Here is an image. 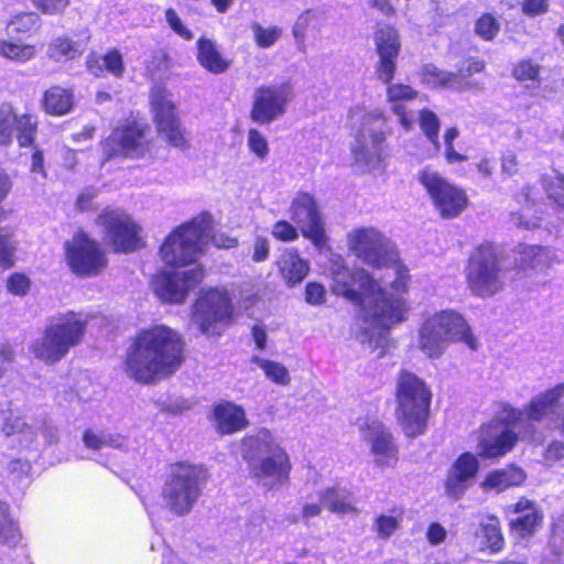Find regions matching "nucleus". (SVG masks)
I'll use <instances>...</instances> for the list:
<instances>
[{
    "label": "nucleus",
    "instance_id": "nucleus-51",
    "mask_svg": "<svg viewBox=\"0 0 564 564\" xmlns=\"http://www.w3.org/2000/svg\"><path fill=\"white\" fill-rule=\"evenodd\" d=\"M30 279L22 273H13L7 281L8 291L18 296H23L30 290Z\"/></svg>",
    "mask_w": 564,
    "mask_h": 564
},
{
    "label": "nucleus",
    "instance_id": "nucleus-61",
    "mask_svg": "<svg viewBox=\"0 0 564 564\" xmlns=\"http://www.w3.org/2000/svg\"><path fill=\"white\" fill-rule=\"evenodd\" d=\"M165 19L171 29L180 34V35H191L189 33L185 32V29L182 24V21L177 13L173 9H167L165 12Z\"/></svg>",
    "mask_w": 564,
    "mask_h": 564
},
{
    "label": "nucleus",
    "instance_id": "nucleus-20",
    "mask_svg": "<svg viewBox=\"0 0 564 564\" xmlns=\"http://www.w3.org/2000/svg\"><path fill=\"white\" fill-rule=\"evenodd\" d=\"M150 98L159 132L171 145L185 148L188 141L181 127L172 95L164 87L155 86Z\"/></svg>",
    "mask_w": 564,
    "mask_h": 564
},
{
    "label": "nucleus",
    "instance_id": "nucleus-64",
    "mask_svg": "<svg viewBox=\"0 0 564 564\" xmlns=\"http://www.w3.org/2000/svg\"><path fill=\"white\" fill-rule=\"evenodd\" d=\"M546 459L560 460L564 458V444L562 442H553L546 449Z\"/></svg>",
    "mask_w": 564,
    "mask_h": 564
},
{
    "label": "nucleus",
    "instance_id": "nucleus-19",
    "mask_svg": "<svg viewBox=\"0 0 564 564\" xmlns=\"http://www.w3.org/2000/svg\"><path fill=\"white\" fill-rule=\"evenodd\" d=\"M293 88L289 83L261 86L253 93L250 119L261 126L280 119L293 99Z\"/></svg>",
    "mask_w": 564,
    "mask_h": 564
},
{
    "label": "nucleus",
    "instance_id": "nucleus-45",
    "mask_svg": "<svg viewBox=\"0 0 564 564\" xmlns=\"http://www.w3.org/2000/svg\"><path fill=\"white\" fill-rule=\"evenodd\" d=\"M420 128L425 137L432 142V144L438 150V131H440V119L438 117L429 109H423L419 117Z\"/></svg>",
    "mask_w": 564,
    "mask_h": 564
},
{
    "label": "nucleus",
    "instance_id": "nucleus-27",
    "mask_svg": "<svg viewBox=\"0 0 564 564\" xmlns=\"http://www.w3.org/2000/svg\"><path fill=\"white\" fill-rule=\"evenodd\" d=\"M479 460L470 452L460 454L447 470L444 489L446 495L454 499H460L474 485L479 470Z\"/></svg>",
    "mask_w": 564,
    "mask_h": 564
},
{
    "label": "nucleus",
    "instance_id": "nucleus-24",
    "mask_svg": "<svg viewBox=\"0 0 564 564\" xmlns=\"http://www.w3.org/2000/svg\"><path fill=\"white\" fill-rule=\"evenodd\" d=\"M37 121L30 113L17 115L10 104L0 106V143L9 145L17 138L21 148L30 147L34 142Z\"/></svg>",
    "mask_w": 564,
    "mask_h": 564
},
{
    "label": "nucleus",
    "instance_id": "nucleus-29",
    "mask_svg": "<svg viewBox=\"0 0 564 564\" xmlns=\"http://www.w3.org/2000/svg\"><path fill=\"white\" fill-rule=\"evenodd\" d=\"M214 417L216 427L221 434H232L248 425L243 408L230 401H223L215 405Z\"/></svg>",
    "mask_w": 564,
    "mask_h": 564
},
{
    "label": "nucleus",
    "instance_id": "nucleus-13",
    "mask_svg": "<svg viewBox=\"0 0 564 564\" xmlns=\"http://www.w3.org/2000/svg\"><path fill=\"white\" fill-rule=\"evenodd\" d=\"M506 279L498 248L492 243H482L477 247L466 269L470 292L479 297H490L503 289Z\"/></svg>",
    "mask_w": 564,
    "mask_h": 564
},
{
    "label": "nucleus",
    "instance_id": "nucleus-41",
    "mask_svg": "<svg viewBox=\"0 0 564 564\" xmlns=\"http://www.w3.org/2000/svg\"><path fill=\"white\" fill-rule=\"evenodd\" d=\"M35 54V47L23 41V37H3L0 40V55L17 62L30 59Z\"/></svg>",
    "mask_w": 564,
    "mask_h": 564
},
{
    "label": "nucleus",
    "instance_id": "nucleus-37",
    "mask_svg": "<svg viewBox=\"0 0 564 564\" xmlns=\"http://www.w3.org/2000/svg\"><path fill=\"white\" fill-rule=\"evenodd\" d=\"M479 538L481 544L491 553H498L505 545V540L497 517L489 516L480 523Z\"/></svg>",
    "mask_w": 564,
    "mask_h": 564
},
{
    "label": "nucleus",
    "instance_id": "nucleus-42",
    "mask_svg": "<svg viewBox=\"0 0 564 564\" xmlns=\"http://www.w3.org/2000/svg\"><path fill=\"white\" fill-rule=\"evenodd\" d=\"M403 518L402 510L393 509L390 514H378L372 523V531L378 538L388 540L399 530Z\"/></svg>",
    "mask_w": 564,
    "mask_h": 564
},
{
    "label": "nucleus",
    "instance_id": "nucleus-33",
    "mask_svg": "<svg viewBox=\"0 0 564 564\" xmlns=\"http://www.w3.org/2000/svg\"><path fill=\"white\" fill-rule=\"evenodd\" d=\"M486 67V64L482 59L478 58H466L464 59L457 68V72L454 73V76L457 77V91H466V90H478L481 91L485 88L484 83L470 79L473 75L481 73Z\"/></svg>",
    "mask_w": 564,
    "mask_h": 564
},
{
    "label": "nucleus",
    "instance_id": "nucleus-34",
    "mask_svg": "<svg viewBox=\"0 0 564 564\" xmlns=\"http://www.w3.org/2000/svg\"><path fill=\"white\" fill-rule=\"evenodd\" d=\"M517 261L523 270L544 271L552 265L553 252L539 246H524L521 247L520 258Z\"/></svg>",
    "mask_w": 564,
    "mask_h": 564
},
{
    "label": "nucleus",
    "instance_id": "nucleus-39",
    "mask_svg": "<svg viewBox=\"0 0 564 564\" xmlns=\"http://www.w3.org/2000/svg\"><path fill=\"white\" fill-rule=\"evenodd\" d=\"M251 362L261 369L265 378L271 382L281 387L290 384L291 373L283 364L259 356H253Z\"/></svg>",
    "mask_w": 564,
    "mask_h": 564
},
{
    "label": "nucleus",
    "instance_id": "nucleus-31",
    "mask_svg": "<svg viewBox=\"0 0 564 564\" xmlns=\"http://www.w3.org/2000/svg\"><path fill=\"white\" fill-rule=\"evenodd\" d=\"M527 474L517 466H508L507 468L495 469L488 473L481 481L480 487L484 491L502 492L511 487L520 486L524 482Z\"/></svg>",
    "mask_w": 564,
    "mask_h": 564
},
{
    "label": "nucleus",
    "instance_id": "nucleus-57",
    "mask_svg": "<svg viewBox=\"0 0 564 564\" xmlns=\"http://www.w3.org/2000/svg\"><path fill=\"white\" fill-rule=\"evenodd\" d=\"M31 470V464L29 459H12L8 465V471L12 475L14 480H20L26 477Z\"/></svg>",
    "mask_w": 564,
    "mask_h": 564
},
{
    "label": "nucleus",
    "instance_id": "nucleus-43",
    "mask_svg": "<svg viewBox=\"0 0 564 564\" xmlns=\"http://www.w3.org/2000/svg\"><path fill=\"white\" fill-rule=\"evenodd\" d=\"M20 540V531L10 517L9 506L0 501V543L15 545Z\"/></svg>",
    "mask_w": 564,
    "mask_h": 564
},
{
    "label": "nucleus",
    "instance_id": "nucleus-5",
    "mask_svg": "<svg viewBox=\"0 0 564 564\" xmlns=\"http://www.w3.org/2000/svg\"><path fill=\"white\" fill-rule=\"evenodd\" d=\"M452 343H464L478 348L466 319L453 310H442L422 315L417 328V348L431 359H438Z\"/></svg>",
    "mask_w": 564,
    "mask_h": 564
},
{
    "label": "nucleus",
    "instance_id": "nucleus-23",
    "mask_svg": "<svg viewBox=\"0 0 564 564\" xmlns=\"http://www.w3.org/2000/svg\"><path fill=\"white\" fill-rule=\"evenodd\" d=\"M102 148L108 158L143 155L147 151L145 126L135 120H127L112 131Z\"/></svg>",
    "mask_w": 564,
    "mask_h": 564
},
{
    "label": "nucleus",
    "instance_id": "nucleus-59",
    "mask_svg": "<svg viewBox=\"0 0 564 564\" xmlns=\"http://www.w3.org/2000/svg\"><path fill=\"white\" fill-rule=\"evenodd\" d=\"M447 538V530L440 523L433 522L429 525L426 531V540L431 545H438L445 542Z\"/></svg>",
    "mask_w": 564,
    "mask_h": 564
},
{
    "label": "nucleus",
    "instance_id": "nucleus-30",
    "mask_svg": "<svg viewBox=\"0 0 564 564\" xmlns=\"http://www.w3.org/2000/svg\"><path fill=\"white\" fill-rule=\"evenodd\" d=\"M279 273L288 286L301 283L310 272V263L294 248L285 249L276 261Z\"/></svg>",
    "mask_w": 564,
    "mask_h": 564
},
{
    "label": "nucleus",
    "instance_id": "nucleus-12",
    "mask_svg": "<svg viewBox=\"0 0 564 564\" xmlns=\"http://www.w3.org/2000/svg\"><path fill=\"white\" fill-rule=\"evenodd\" d=\"M530 403L531 401L523 410L506 406L489 423L482 425L477 446L480 457H501L514 447L523 417L525 416L529 421L536 422V420L531 419L528 414ZM544 421H547L557 430L549 419H544ZM538 423H541V421H538Z\"/></svg>",
    "mask_w": 564,
    "mask_h": 564
},
{
    "label": "nucleus",
    "instance_id": "nucleus-22",
    "mask_svg": "<svg viewBox=\"0 0 564 564\" xmlns=\"http://www.w3.org/2000/svg\"><path fill=\"white\" fill-rule=\"evenodd\" d=\"M290 218L301 229L302 235L322 249L326 245L323 221L314 197L307 193H297L290 205Z\"/></svg>",
    "mask_w": 564,
    "mask_h": 564
},
{
    "label": "nucleus",
    "instance_id": "nucleus-6",
    "mask_svg": "<svg viewBox=\"0 0 564 564\" xmlns=\"http://www.w3.org/2000/svg\"><path fill=\"white\" fill-rule=\"evenodd\" d=\"M349 118L354 123L359 122L351 143L355 163L368 172L379 170L388 156L383 110L376 108L367 111L357 106L349 111Z\"/></svg>",
    "mask_w": 564,
    "mask_h": 564
},
{
    "label": "nucleus",
    "instance_id": "nucleus-53",
    "mask_svg": "<svg viewBox=\"0 0 564 564\" xmlns=\"http://www.w3.org/2000/svg\"><path fill=\"white\" fill-rule=\"evenodd\" d=\"M305 301L311 305H321L326 301V290L323 284L310 282L305 286Z\"/></svg>",
    "mask_w": 564,
    "mask_h": 564
},
{
    "label": "nucleus",
    "instance_id": "nucleus-36",
    "mask_svg": "<svg viewBox=\"0 0 564 564\" xmlns=\"http://www.w3.org/2000/svg\"><path fill=\"white\" fill-rule=\"evenodd\" d=\"M83 442L87 448L98 451L105 447L117 449H127L129 441L121 434L111 432L86 431L83 435Z\"/></svg>",
    "mask_w": 564,
    "mask_h": 564
},
{
    "label": "nucleus",
    "instance_id": "nucleus-63",
    "mask_svg": "<svg viewBox=\"0 0 564 564\" xmlns=\"http://www.w3.org/2000/svg\"><path fill=\"white\" fill-rule=\"evenodd\" d=\"M87 67L89 72L96 77H101L106 70L105 64L102 63V57L97 55H90L88 57Z\"/></svg>",
    "mask_w": 564,
    "mask_h": 564
},
{
    "label": "nucleus",
    "instance_id": "nucleus-56",
    "mask_svg": "<svg viewBox=\"0 0 564 564\" xmlns=\"http://www.w3.org/2000/svg\"><path fill=\"white\" fill-rule=\"evenodd\" d=\"M270 253L269 239L263 236H257L252 245L251 258L254 262H263Z\"/></svg>",
    "mask_w": 564,
    "mask_h": 564
},
{
    "label": "nucleus",
    "instance_id": "nucleus-49",
    "mask_svg": "<svg viewBox=\"0 0 564 564\" xmlns=\"http://www.w3.org/2000/svg\"><path fill=\"white\" fill-rule=\"evenodd\" d=\"M271 235L280 241H294L299 237L297 229L286 220L276 221L271 230Z\"/></svg>",
    "mask_w": 564,
    "mask_h": 564
},
{
    "label": "nucleus",
    "instance_id": "nucleus-25",
    "mask_svg": "<svg viewBox=\"0 0 564 564\" xmlns=\"http://www.w3.org/2000/svg\"><path fill=\"white\" fill-rule=\"evenodd\" d=\"M528 414L536 421L549 419L564 434V380L534 395Z\"/></svg>",
    "mask_w": 564,
    "mask_h": 564
},
{
    "label": "nucleus",
    "instance_id": "nucleus-47",
    "mask_svg": "<svg viewBox=\"0 0 564 564\" xmlns=\"http://www.w3.org/2000/svg\"><path fill=\"white\" fill-rule=\"evenodd\" d=\"M540 74V66L529 59L519 62L512 70L513 77L519 82L536 80Z\"/></svg>",
    "mask_w": 564,
    "mask_h": 564
},
{
    "label": "nucleus",
    "instance_id": "nucleus-60",
    "mask_svg": "<svg viewBox=\"0 0 564 564\" xmlns=\"http://www.w3.org/2000/svg\"><path fill=\"white\" fill-rule=\"evenodd\" d=\"M518 159L513 152H507L501 159V170L509 176L514 175L518 171Z\"/></svg>",
    "mask_w": 564,
    "mask_h": 564
},
{
    "label": "nucleus",
    "instance_id": "nucleus-55",
    "mask_svg": "<svg viewBox=\"0 0 564 564\" xmlns=\"http://www.w3.org/2000/svg\"><path fill=\"white\" fill-rule=\"evenodd\" d=\"M212 243L217 248L231 249L238 246V240L232 237H228L224 234H215L213 228V223L210 224V231L206 241L204 243V248Z\"/></svg>",
    "mask_w": 564,
    "mask_h": 564
},
{
    "label": "nucleus",
    "instance_id": "nucleus-17",
    "mask_svg": "<svg viewBox=\"0 0 564 564\" xmlns=\"http://www.w3.org/2000/svg\"><path fill=\"white\" fill-rule=\"evenodd\" d=\"M65 259L78 276H95L107 267L108 260L100 243L79 231L64 243Z\"/></svg>",
    "mask_w": 564,
    "mask_h": 564
},
{
    "label": "nucleus",
    "instance_id": "nucleus-32",
    "mask_svg": "<svg viewBox=\"0 0 564 564\" xmlns=\"http://www.w3.org/2000/svg\"><path fill=\"white\" fill-rule=\"evenodd\" d=\"M197 59L202 67L214 74L226 72L230 64L215 42L207 37H200L197 43Z\"/></svg>",
    "mask_w": 564,
    "mask_h": 564
},
{
    "label": "nucleus",
    "instance_id": "nucleus-52",
    "mask_svg": "<svg viewBox=\"0 0 564 564\" xmlns=\"http://www.w3.org/2000/svg\"><path fill=\"white\" fill-rule=\"evenodd\" d=\"M102 57V63L105 64L106 70L111 73L116 77H120L123 74L124 67L122 62L121 54L116 51H109Z\"/></svg>",
    "mask_w": 564,
    "mask_h": 564
},
{
    "label": "nucleus",
    "instance_id": "nucleus-46",
    "mask_svg": "<svg viewBox=\"0 0 564 564\" xmlns=\"http://www.w3.org/2000/svg\"><path fill=\"white\" fill-rule=\"evenodd\" d=\"M79 54L68 37H55L50 44L48 55L57 62L75 58Z\"/></svg>",
    "mask_w": 564,
    "mask_h": 564
},
{
    "label": "nucleus",
    "instance_id": "nucleus-44",
    "mask_svg": "<svg viewBox=\"0 0 564 564\" xmlns=\"http://www.w3.org/2000/svg\"><path fill=\"white\" fill-rule=\"evenodd\" d=\"M247 148L257 160L263 162L268 159L270 147L267 137L263 132L256 128H251L247 132Z\"/></svg>",
    "mask_w": 564,
    "mask_h": 564
},
{
    "label": "nucleus",
    "instance_id": "nucleus-50",
    "mask_svg": "<svg viewBox=\"0 0 564 564\" xmlns=\"http://www.w3.org/2000/svg\"><path fill=\"white\" fill-rule=\"evenodd\" d=\"M477 35H495L500 31L499 21L490 13L482 14L476 22Z\"/></svg>",
    "mask_w": 564,
    "mask_h": 564
},
{
    "label": "nucleus",
    "instance_id": "nucleus-9",
    "mask_svg": "<svg viewBox=\"0 0 564 564\" xmlns=\"http://www.w3.org/2000/svg\"><path fill=\"white\" fill-rule=\"evenodd\" d=\"M206 478V470L199 465H172L162 489L164 508L176 516L189 513L202 496Z\"/></svg>",
    "mask_w": 564,
    "mask_h": 564
},
{
    "label": "nucleus",
    "instance_id": "nucleus-10",
    "mask_svg": "<svg viewBox=\"0 0 564 564\" xmlns=\"http://www.w3.org/2000/svg\"><path fill=\"white\" fill-rule=\"evenodd\" d=\"M400 47L398 37H379L377 41L379 62L376 73L382 83L388 84L387 100L390 110L398 117L401 127L405 131H410L413 128L414 119L408 112L405 102L414 100L417 97V91L405 84H391L397 69L395 58Z\"/></svg>",
    "mask_w": 564,
    "mask_h": 564
},
{
    "label": "nucleus",
    "instance_id": "nucleus-35",
    "mask_svg": "<svg viewBox=\"0 0 564 564\" xmlns=\"http://www.w3.org/2000/svg\"><path fill=\"white\" fill-rule=\"evenodd\" d=\"M319 499L321 503L334 513L347 514L356 510L351 494L338 486L326 488L321 492Z\"/></svg>",
    "mask_w": 564,
    "mask_h": 564
},
{
    "label": "nucleus",
    "instance_id": "nucleus-26",
    "mask_svg": "<svg viewBox=\"0 0 564 564\" xmlns=\"http://www.w3.org/2000/svg\"><path fill=\"white\" fill-rule=\"evenodd\" d=\"M365 441L371 445L373 462L378 467H394L398 462V447L391 433L380 421L368 420L360 425Z\"/></svg>",
    "mask_w": 564,
    "mask_h": 564
},
{
    "label": "nucleus",
    "instance_id": "nucleus-21",
    "mask_svg": "<svg viewBox=\"0 0 564 564\" xmlns=\"http://www.w3.org/2000/svg\"><path fill=\"white\" fill-rule=\"evenodd\" d=\"M204 271L195 267L187 271H161L152 279L155 294L164 302L183 303L193 289L203 280Z\"/></svg>",
    "mask_w": 564,
    "mask_h": 564
},
{
    "label": "nucleus",
    "instance_id": "nucleus-16",
    "mask_svg": "<svg viewBox=\"0 0 564 564\" xmlns=\"http://www.w3.org/2000/svg\"><path fill=\"white\" fill-rule=\"evenodd\" d=\"M104 240L117 252H133L142 247L141 227L121 208L107 207L96 218Z\"/></svg>",
    "mask_w": 564,
    "mask_h": 564
},
{
    "label": "nucleus",
    "instance_id": "nucleus-62",
    "mask_svg": "<svg viewBox=\"0 0 564 564\" xmlns=\"http://www.w3.org/2000/svg\"><path fill=\"white\" fill-rule=\"evenodd\" d=\"M30 171L33 174H40L42 178L46 177L43 153L39 150L34 151L32 154Z\"/></svg>",
    "mask_w": 564,
    "mask_h": 564
},
{
    "label": "nucleus",
    "instance_id": "nucleus-2",
    "mask_svg": "<svg viewBox=\"0 0 564 564\" xmlns=\"http://www.w3.org/2000/svg\"><path fill=\"white\" fill-rule=\"evenodd\" d=\"M183 336L164 324L140 329L126 351L124 369L135 381L151 383L172 376L184 361Z\"/></svg>",
    "mask_w": 564,
    "mask_h": 564
},
{
    "label": "nucleus",
    "instance_id": "nucleus-54",
    "mask_svg": "<svg viewBox=\"0 0 564 564\" xmlns=\"http://www.w3.org/2000/svg\"><path fill=\"white\" fill-rule=\"evenodd\" d=\"M37 20L39 17L35 13L21 14L10 23V32H31Z\"/></svg>",
    "mask_w": 564,
    "mask_h": 564
},
{
    "label": "nucleus",
    "instance_id": "nucleus-15",
    "mask_svg": "<svg viewBox=\"0 0 564 564\" xmlns=\"http://www.w3.org/2000/svg\"><path fill=\"white\" fill-rule=\"evenodd\" d=\"M231 297L225 288H210L200 292L194 304L193 323L207 336L221 333L232 317Z\"/></svg>",
    "mask_w": 564,
    "mask_h": 564
},
{
    "label": "nucleus",
    "instance_id": "nucleus-58",
    "mask_svg": "<svg viewBox=\"0 0 564 564\" xmlns=\"http://www.w3.org/2000/svg\"><path fill=\"white\" fill-rule=\"evenodd\" d=\"M521 8L522 12L527 15H539L547 11L549 0H523Z\"/></svg>",
    "mask_w": 564,
    "mask_h": 564
},
{
    "label": "nucleus",
    "instance_id": "nucleus-14",
    "mask_svg": "<svg viewBox=\"0 0 564 564\" xmlns=\"http://www.w3.org/2000/svg\"><path fill=\"white\" fill-rule=\"evenodd\" d=\"M416 180L442 218H455L466 209L468 196L465 189L438 171L425 166L417 172Z\"/></svg>",
    "mask_w": 564,
    "mask_h": 564
},
{
    "label": "nucleus",
    "instance_id": "nucleus-18",
    "mask_svg": "<svg viewBox=\"0 0 564 564\" xmlns=\"http://www.w3.org/2000/svg\"><path fill=\"white\" fill-rule=\"evenodd\" d=\"M2 431L11 437L12 445L28 452H39L44 445L57 440L55 427L40 421L28 423L23 416L12 411L4 417Z\"/></svg>",
    "mask_w": 564,
    "mask_h": 564
},
{
    "label": "nucleus",
    "instance_id": "nucleus-48",
    "mask_svg": "<svg viewBox=\"0 0 564 564\" xmlns=\"http://www.w3.org/2000/svg\"><path fill=\"white\" fill-rule=\"evenodd\" d=\"M318 18L312 11L302 13L293 28V35H304L307 32H315L318 29Z\"/></svg>",
    "mask_w": 564,
    "mask_h": 564
},
{
    "label": "nucleus",
    "instance_id": "nucleus-8",
    "mask_svg": "<svg viewBox=\"0 0 564 564\" xmlns=\"http://www.w3.org/2000/svg\"><path fill=\"white\" fill-rule=\"evenodd\" d=\"M87 317L82 313L67 312L54 317L43 335L31 346L35 358L54 364L64 358L72 347L77 346L85 334Z\"/></svg>",
    "mask_w": 564,
    "mask_h": 564
},
{
    "label": "nucleus",
    "instance_id": "nucleus-4",
    "mask_svg": "<svg viewBox=\"0 0 564 564\" xmlns=\"http://www.w3.org/2000/svg\"><path fill=\"white\" fill-rule=\"evenodd\" d=\"M241 449L249 473L258 484L273 489L288 481L290 458L271 431L260 429L245 436Z\"/></svg>",
    "mask_w": 564,
    "mask_h": 564
},
{
    "label": "nucleus",
    "instance_id": "nucleus-11",
    "mask_svg": "<svg viewBox=\"0 0 564 564\" xmlns=\"http://www.w3.org/2000/svg\"><path fill=\"white\" fill-rule=\"evenodd\" d=\"M210 224L212 215L202 213L191 221L178 226L162 245L161 259L172 267H185L195 262L204 252Z\"/></svg>",
    "mask_w": 564,
    "mask_h": 564
},
{
    "label": "nucleus",
    "instance_id": "nucleus-3",
    "mask_svg": "<svg viewBox=\"0 0 564 564\" xmlns=\"http://www.w3.org/2000/svg\"><path fill=\"white\" fill-rule=\"evenodd\" d=\"M348 250L362 263L373 269H391L394 273L390 289L405 294L411 276L409 269L400 260L395 245L373 226L356 227L347 234Z\"/></svg>",
    "mask_w": 564,
    "mask_h": 564
},
{
    "label": "nucleus",
    "instance_id": "nucleus-38",
    "mask_svg": "<svg viewBox=\"0 0 564 564\" xmlns=\"http://www.w3.org/2000/svg\"><path fill=\"white\" fill-rule=\"evenodd\" d=\"M47 113L62 116L67 113L73 106V95L69 90L61 87H52L46 90L43 100Z\"/></svg>",
    "mask_w": 564,
    "mask_h": 564
},
{
    "label": "nucleus",
    "instance_id": "nucleus-1",
    "mask_svg": "<svg viewBox=\"0 0 564 564\" xmlns=\"http://www.w3.org/2000/svg\"><path fill=\"white\" fill-rule=\"evenodd\" d=\"M328 272L333 293L359 307L362 341L379 344L390 328L408 319L410 305L404 296L389 293L367 270L350 269L341 256L333 254Z\"/></svg>",
    "mask_w": 564,
    "mask_h": 564
},
{
    "label": "nucleus",
    "instance_id": "nucleus-7",
    "mask_svg": "<svg viewBox=\"0 0 564 564\" xmlns=\"http://www.w3.org/2000/svg\"><path fill=\"white\" fill-rule=\"evenodd\" d=\"M432 392L416 375L403 370L397 379L395 416L408 437H416L426 430Z\"/></svg>",
    "mask_w": 564,
    "mask_h": 564
},
{
    "label": "nucleus",
    "instance_id": "nucleus-28",
    "mask_svg": "<svg viewBox=\"0 0 564 564\" xmlns=\"http://www.w3.org/2000/svg\"><path fill=\"white\" fill-rule=\"evenodd\" d=\"M506 512L511 517V531L520 538L534 534L543 521V514L536 505L524 498L507 507Z\"/></svg>",
    "mask_w": 564,
    "mask_h": 564
},
{
    "label": "nucleus",
    "instance_id": "nucleus-40",
    "mask_svg": "<svg viewBox=\"0 0 564 564\" xmlns=\"http://www.w3.org/2000/svg\"><path fill=\"white\" fill-rule=\"evenodd\" d=\"M422 82L432 88L456 90L457 77L454 72L441 69L433 64H426L421 70Z\"/></svg>",
    "mask_w": 564,
    "mask_h": 564
}]
</instances>
